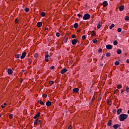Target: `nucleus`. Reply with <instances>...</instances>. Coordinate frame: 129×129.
<instances>
[{"mask_svg":"<svg viewBox=\"0 0 129 129\" xmlns=\"http://www.w3.org/2000/svg\"><path fill=\"white\" fill-rule=\"evenodd\" d=\"M128 115L124 114L122 113L119 115V119L120 121H124L126 118H127Z\"/></svg>","mask_w":129,"mask_h":129,"instance_id":"nucleus-1","label":"nucleus"},{"mask_svg":"<svg viewBox=\"0 0 129 129\" xmlns=\"http://www.w3.org/2000/svg\"><path fill=\"white\" fill-rule=\"evenodd\" d=\"M90 14H86L84 15L83 17V19L86 20H89V19L90 18Z\"/></svg>","mask_w":129,"mask_h":129,"instance_id":"nucleus-2","label":"nucleus"},{"mask_svg":"<svg viewBox=\"0 0 129 129\" xmlns=\"http://www.w3.org/2000/svg\"><path fill=\"white\" fill-rule=\"evenodd\" d=\"M37 123H42V120H39V118L36 119V120L34 121V124H36Z\"/></svg>","mask_w":129,"mask_h":129,"instance_id":"nucleus-3","label":"nucleus"},{"mask_svg":"<svg viewBox=\"0 0 129 129\" xmlns=\"http://www.w3.org/2000/svg\"><path fill=\"white\" fill-rule=\"evenodd\" d=\"M106 48L107 50H111V49H112V45L108 44L106 45Z\"/></svg>","mask_w":129,"mask_h":129,"instance_id":"nucleus-4","label":"nucleus"},{"mask_svg":"<svg viewBox=\"0 0 129 129\" xmlns=\"http://www.w3.org/2000/svg\"><path fill=\"white\" fill-rule=\"evenodd\" d=\"M67 71H68V70H67V69L64 68L61 70L60 73H61V74H64V73H66V72H67Z\"/></svg>","mask_w":129,"mask_h":129,"instance_id":"nucleus-5","label":"nucleus"},{"mask_svg":"<svg viewBox=\"0 0 129 129\" xmlns=\"http://www.w3.org/2000/svg\"><path fill=\"white\" fill-rule=\"evenodd\" d=\"M79 91V89L78 88H75L73 89V92L74 93H77Z\"/></svg>","mask_w":129,"mask_h":129,"instance_id":"nucleus-6","label":"nucleus"},{"mask_svg":"<svg viewBox=\"0 0 129 129\" xmlns=\"http://www.w3.org/2000/svg\"><path fill=\"white\" fill-rule=\"evenodd\" d=\"M26 55H27V52H24L23 53H22V55L20 57L21 59H24V58L26 57Z\"/></svg>","mask_w":129,"mask_h":129,"instance_id":"nucleus-7","label":"nucleus"},{"mask_svg":"<svg viewBox=\"0 0 129 129\" xmlns=\"http://www.w3.org/2000/svg\"><path fill=\"white\" fill-rule=\"evenodd\" d=\"M77 42H78V39H73V40H72V45H76V43H77Z\"/></svg>","mask_w":129,"mask_h":129,"instance_id":"nucleus-8","label":"nucleus"},{"mask_svg":"<svg viewBox=\"0 0 129 129\" xmlns=\"http://www.w3.org/2000/svg\"><path fill=\"white\" fill-rule=\"evenodd\" d=\"M102 6H104L105 8V7H107V6H108V3H107V1H104L102 3Z\"/></svg>","mask_w":129,"mask_h":129,"instance_id":"nucleus-9","label":"nucleus"},{"mask_svg":"<svg viewBox=\"0 0 129 129\" xmlns=\"http://www.w3.org/2000/svg\"><path fill=\"white\" fill-rule=\"evenodd\" d=\"M42 25H43V23L42 22H39L37 24V26L38 28H41V27H42Z\"/></svg>","mask_w":129,"mask_h":129,"instance_id":"nucleus-10","label":"nucleus"},{"mask_svg":"<svg viewBox=\"0 0 129 129\" xmlns=\"http://www.w3.org/2000/svg\"><path fill=\"white\" fill-rule=\"evenodd\" d=\"M48 59L50 58V55H45V60L46 62H49V59H48Z\"/></svg>","mask_w":129,"mask_h":129,"instance_id":"nucleus-11","label":"nucleus"},{"mask_svg":"<svg viewBox=\"0 0 129 129\" xmlns=\"http://www.w3.org/2000/svg\"><path fill=\"white\" fill-rule=\"evenodd\" d=\"M102 26V22H101V21H99L97 25V29H99L100 28H101Z\"/></svg>","mask_w":129,"mask_h":129,"instance_id":"nucleus-12","label":"nucleus"},{"mask_svg":"<svg viewBox=\"0 0 129 129\" xmlns=\"http://www.w3.org/2000/svg\"><path fill=\"white\" fill-rule=\"evenodd\" d=\"M40 114H41V113H40V112H38L37 114L33 117V118H34V119H36V118H38V117L40 116Z\"/></svg>","mask_w":129,"mask_h":129,"instance_id":"nucleus-13","label":"nucleus"},{"mask_svg":"<svg viewBox=\"0 0 129 129\" xmlns=\"http://www.w3.org/2000/svg\"><path fill=\"white\" fill-rule=\"evenodd\" d=\"M113 127L114 129L118 128V127H120V126L118 125V124H115L113 125Z\"/></svg>","mask_w":129,"mask_h":129,"instance_id":"nucleus-14","label":"nucleus"},{"mask_svg":"<svg viewBox=\"0 0 129 129\" xmlns=\"http://www.w3.org/2000/svg\"><path fill=\"white\" fill-rule=\"evenodd\" d=\"M8 73L9 75H11L13 74V70H12V69H11V68H9L8 70Z\"/></svg>","mask_w":129,"mask_h":129,"instance_id":"nucleus-15","label":"nucleus"},{"mask_svg":"<svg viewBox=\"0 0 129 129\" xmlns=\"http://www.w3.org/2000/svg\"><path fill=\"white\" fill-rule=\"evenodd\" d=\"M52 104V102L50 101H48L47 102H46V106H51V105Z\"/></svg>","mask_w":129,"mask_h":129,"instance_id":"nucleus-16","label":"nucleus"},{"mask_svg":"<svg viewBox=\"0 0 129 129\" xmlns=\"http://www.w3.org/2000/svg\"><path fill=\"white\" fill-rule=\"evenodd\" d=\"M124 9V6L123 5H121L119 7V10L120 11V12L122 11V10Z\"/></svg>","mask_w":129,"mask_h":129,"instance_id":"nucleus-17","label":"nucleus"},{"mask_svg":"<svg viewBox=\"0 0 129 129\" xmlns=\"http://www.w3.org/2000/svg\"><path fill=\"white\" fill-rule=\"evenodd\" d=\"M121 111H122V109L119 108L117 110V114L119 115L120 113H121Z\"/></svg>","mask_w":129,"mask_h":129,"instance_id":"nucleus-18","label":"nucleus"},{"mask_svg":"<svg viewBox=\"0 0 129 129\" xmlns=\"http://www.w3.org/2000/svg\"><path fill=\"white\" fill-rule=\"evenodd\" d=\"M112 123V120H109L107 122V125L108 126H110L111 125V124Z\"/></svg>","mask_w":129,"mask_h":129,"instance_id":"nucleus-19","label":"nucleus"},{"mask_svg":"<svg viewBox=\"0 0 129 129\" xmlns=\"http://www.w3.org/2000/svg\"><path fill=\"white\" fill-rule=\"evenodd\" d=\"M91 36H92L93 37H95V36H96V33H95V31H92Z\"/></svg>","mask_w":129,"mask_h":129,"instance_id":"nucleus-20","label":"nucleus"},{"mask_svg":"<svg viewBox=\"0 0 129 129\" xmlns=\"http://www.w3.org/2000/svg\"><path fill=\"white\" fill-rule=\"evenodd\" d=\"M79 25L78 24V23H75L74 24V28L75 29H77V28H78Z\"/></svg>","mask_w":129,"mask_h":129,"instance_id":"nucleus-21","label":"nucleus"},{"mask_svg":"<svg viewBox=\"0 0 129 129\" xmlns=\"http://www.w3.org/2000/svg\"><path fill=\"white\" fill-rule=\"evenodd\" d=\"M117 54H118V55H120V54H121V49H117Z\"/></svg>","mask_w":129,"mask_h":129,"instance_id":"nucleus-22","label":"nucleus"},{"mask_svg":"<svg viewBox=\"0 0 129 129\" xmlns=\"http://www.w3.org/2000/svg\"><path fill=\"white\" fill-rule=\"evenodd\" d=\"M112 28H114V24H112L111 25V26H110L109 29L111 30V29H112Z\"/></svg>","mask_w":129,"mask_h":129,"instance_id":"nucleus-23","label":"nucleus"},{"mask_svg":"<svg viewBox=\"0 0 129 129\" xmlns=\"http://www.w3.org/2000/svg\"><path fill=\"white\" fill-rule=\"evenodd\" d=\"M38 102L40 103V104H41V105H44V104H45V103H44V102H43V101H42V100H39L38 101Z\"/></svg>","mask_w":129,"mask_h":129,"instance_id":"nucleus-24","label":"nucleus"},{"mask_svg":"<svg viewBox=\"0 0 129 129\" xmlns=\"http://www.w3.org/2000/svg\"><path fill=\"white\" fill-rule=\"evenodd\" d=\"M111 55V54L110 53V52H107L106 53V55L107 57H110Z\"/></svg>","mask_w":129,"mask_h":129,"instance_id":"nucleus-25","label":"nucleus"},{"mask_svg":"<svg viewBox=\"0 0 129 129\" xmlns=\"http://www.w3.org/2000/svg\"><path fill=\"white\" fill-rule=\"evenodd\" d=\"M122 88V86H121V85H118L117 86V88H118V89H119L120 88Z\"/></svg>","mask_w":129,"mask_h":129,"instance_id":"nucleus-26","label":"nucleus"},{"mask_svg":"<svg viewBox=\"0 0 129 129\" xmlns=\"http://www.w3.org/2000/svg\"><path fill=\"white\" fill-rule=\"evenodd\" d=\"M115 65H116V66H118V65H119V61H116L115 62Z\"/></svg>","mask_w":129,"mask_h":129,"instance_id":"nucleus-27","label":"nucleus"},{"mask_svg":"<svg viewBox=\"0 0 129 129\" xmlns=\"http://www.w3.org/2000/svg\"><path fill=\"white\" fill-rule=\"evenodd\" d=\"M93 43H94V44H96V43H97V39H93Z\"/></svg>","mask_w":129,"mask_h":129,"instance_id":"nucleus-28","label":"nucleus"},{"mask_svg":"<svg viewBox=\"0 0 129 129\" xmlns=\"http://www.w3.org/2000/svg\"><path fill=\"white\" fill-rule=\"evenodd\" d=\"M117 44H118L117 41H116V40L114 41V42H113V45H114V46H116V45H117Z\"/></svg>","mask_w":129,"mask_h":129,"instance_id":"nucleus-29","label":"nucleus"},{"mask_svg":"<svg viewBox=\"0 0 129 129\" xmlns=\"http://www.w3.org/2000/svg\"><path fill=\"white\" fill-rule=\"evenodd\" d=\"M13 116H14V114H10L9 115V118H10V119H13Z\"/></svg>","mask_w":129,"mask_h":129,"instance_id":"nucleus-30","label":"nucleus"},{"mask_svg":"<svg viewBox=\"0 0 129 129\" xmlns=\"http://www.w3.org/2000/svg\"><path fill=\"white\" fill-rule=\"evenodd\" d=\"M25 12H26V13H28V12H29V10L28 8H25L24 9Z\"/></svg>","mask_w":129,"mask_h":129,"instance_id":"nucleus-31","label":"nucleus"},{"mask_svg":"<svg viewBox=\"0 0 129 129\" xmlns=\"http://www.w3.org/2000/svg\"><path fill=\"white\" fill-rule=\"evenodd\" d=\"M15 58H16V59H19V58H20V54H16L15 55Z\"/></svg>","mask_w":129,"mask_h":129,"instance_id":"nucleus-32","label":"nucleus"},{"mask_svg":"<svg viewBox=\"0 0 129 129\" xmlns=\"http://www.w3.org/2000/svg\"><path fill=\"white\" fill-rule=\"evenodd\" d=\"M125 21H129V17L126 16L124 18Z\"/></svg>","mask_w":129,"mask_h":129,"instance_id":"nucleus-33","label":"nucleus"},{"mask_svg":"<svg viewBox=\"0 0 129 129\" xmlns=\"http://www.w3.org/2000/svg\"><path fill=\"white\" fill-rule=\"evenodd\" d=\"M117 32H118V33H120V32H121V28H118L117 29Z\"/></svg>","mask_w":129,"mask_h":129,"instance_id":"nucleus-34","label":"nucleus"},{"mask_svg":"<svg viewBox=\"0 0 129 129\" xmlns=\"http://www.w3.org/2000/svg\"><path fill=\"white\" fill-rule=\"evenodd\" d=\"M45 14L44 12H41V15L42 16V17H45Z\"/></svg>","mask_w":129,"mask_h":129,"instance_id":"nucleus-35","label":"nucleus"},{"mask_svg":"<svg viewBox=\"0 0 129 129\" xmlns=\"http://www.w3.org/2000/svg\"><path fill=\"white\" fill-rule=\"evenodd\" d=\"M72 38H73L74 39H76V35L75 34H73L72 35Z\"/></svg>","mask_w":129,"mask_h":129,"instance_id":"nucleus-36","label":"nucleus"},{"mask_svg":"<svg viewBox=\"0 0 129 129\" xmlns=\"http://www.w3.org/2000/svg\"><path fill=\"white\" fill-rule=\"evenodd\" d=\"M38 56H39V54H38L37 53H35V54H34L35 58H38Z\"/></svg>","mask_w":129,"mask_h":129,"instance_id":"nucleus-37","label":"nucleus"},{"mask_svg":"<svg viewBox=\"0 0 129 129\" xmlns=\"http://www.w3.org/2000/svg\"><path fill=\"white\" fill-rule=\"evenodd\" d=\"M98 53H101L102 52V49L99 48L98 51Z\"/></svg>","mask_w":129,"mask_h":129,"instance_id":"nucleus-38","label":"nucleus"},{"mask_svg":"<svg viewBox=\"0 0 129 129\" xmlns=\"http://www.w3.org/2000/svg\"><path fill=\"white\" fill-rule=\"evenodd\" d=\"M49 84H50V85H52V84H54V81H49Z\"/></svg>","mask_w":129,"mask_h":129,"instance_id":"nucleus-39","label":"nucleus"},{"mask_svg":"<svg viewBox=\"0 0 129 129\" xmlns=\"http://www.w3.org/2000/svg\"><path fill=\"white\" fill-rule=\"evenodd\" d=\"M56 37H60V33L57 32L56 33Z\"/></svg>","mask_w":129,"mask_h":129,"instance_id":"nucleus-40","label":"nucleus"},{"mask_svg":"<svg viewBox=\"0 0 129 129\" xmlns=\"http://www.w3.org/2000/svg\"><path fill=\"white\" fill-rule=\"evenodd\" d=\"M83 40H85L86 39V35H84L82 36Z\"/></svg>","mask_w":129,"mask_h":129,"instance_id":"nucleus-41","label":"nucleus"},{"mask_svg":"<svg viewBox=\"0 0 129 129\" xmlns=\"http://www.w3.org/2000/svg\"><path fill=\"white\" fill-rule=\"evenodd\" d=\"M55 69V66H51V67L49 68V69H50V70H53V69Z\"/></svg>","mask_w":129,"mask_h":129,"instance_id":"nucleus-42","label":"nucleus"},{"mask_svg":"<svg viewBox=\"0 0 129 129\" xmlns=\"http://www.w3.org/2000/svg\"><path fill=\"white\" fill-rule=\"evenodd\" d=\"M126 92H129V88H128V87H127L126 88Z\"/></svg>","mask_w":129,"mask_h":129,"instance_id":"nucleus-43","label":"nucleus"},{"mask_svg":"<svg viewBox=\"0 0 129 129\" xmlns=\"http://www.w3.org/2000/svg\"><path fill=\"white\" fill-rule=\"evenodd\" d=\"M77 16H78V17H79V18H82V17H83L82 15H80V14H78L77 15Z\"/></svg>","mask_w":129,"mask_h":129,"instance_id":"nucleus-44","label":"nucleus"},{"mask_svg":"<svg viewBox=\"0 0 129 129\" xmlns=\"http://www.w3.org/2000/svg\"><path fill=\"white\" fill-rule=\"evenodd\" d=\"M19 21V20L17 19V18H16V19H15V24H17V23H18V21Z\"/></svg>","mask_w":129,"mask_h":129,"instance_id":"nucleus-45","label":"nucleus"},{"mask_svg":"<svg viewBox=\"0 0 129 129\" xmlns=\"http://www.w3.org/2000/svg\"><path fill=\"white\" fill-rule=\"evenodd\" d=\"M104 56H105V54H103V55L102 56V58H101V60H102V59H103V58H104Z\"/></svg>","mask_w":129,"mask_h":129,"instance_id":"nucleus-46","label":"nucleus"},{"mask_svg":"<svg viewBox=\"0 0 129 129\" xmlns=\"http://www.w3.org/2000/svg\"><path fill=\"white\" fill-rule=\"evenodd\" d=\"M42 96L43 97H44L45 98H46V97H47V95L43 94Z\"/></svg>","mask_w":129,"mask_h":129,"instance_id":"nucleus-47","label":"nucleus"},{"mask_svg":"<svg viewBox=\"0 0 129 129\" xmlns=\"http://www.w3.org/2000/svg\"><path fill=\"white\" fill-rule=\"evenodd\" d=\"M93 92L92 91V89H90L89 90V93H92Z\"/></svg>","mask_w":129,"mask_h":129,"instance_id":"nucleus-48","label":"nucleus"},{"mask_svg":"<svg viewBox=\"0 0 129 129\" xmlns=\"http://www.w3.org/2000/svg\"><path fill=\"white\" fill-rule=\"evenodd\" d=\"M64 43H67V41H68V38L64 39Z\"/></svg>","mask_w":129,"mask_h":129,"instance_id":"nucleus-49","label":"nucleus"},{"mask_svg":"<svg viewBox=\"0 0 129 129\" xmlns=\"http://www.w3.org/2000/svg\"><path fill=\"white\" fill-rule=\"evenodd\" d=\"M71 128H72V125H70L68 127V129H71Z\"/></svg>","mask_w":129,"mask_h":129,"instance_id":"nucleus-50","label":"nucleus"},{"mask_svg":"<svg viewBox=\"0 0 129 129\" xmlns=\"http://www.w3.org/2000/svg\"><path fill=\"white\" fill-rule=\"evenodd\" d=\"M28 61L29 62H32V59H31V58H28Z\"/></svg>","mask_w":129,"mask_h":129,"instance_id":"nucleus-51","label":"nucleus"},{"mask_svg":"<svg viewBox=\"0 0 129 129\" xmlns=\"http://www.w3.org/2000/svg\"><path fill=\"white\" fill-rule=\"evenodd\" d=\"M116 112V110L114 109L112 111V112H113V113H115V112Z\"/></svg>","mask_w":129,"mask_h":129,"instance_id":"nucleus-52","label":"nucleus"},{"mask_svg":"<svg viewBox=\"0 0 129 129\" xmlns=\"http://www.w3.org/2000/svg\"><path fill=\"white\" fill-rule=\"evenodd\" d=\"M45 54H46L45 55H49V54H49V52H48V51L45 52Z\"/></svg>","mask_w":129,"mask_h":129,"instance_id":"nucleus-53","label":"nucleus"},{"mask_svg":"<svg viewBox=\"0 0 129 129\" xmlns=\"http://www.w3.org/2000/svg\"><path fill=\"white\" fill-rule=\"evenodd\" d=\"M1 107H2V108H5V106H4L3 105H2Z\"/></svg>","mask_w":129,"mask_h":129,"instance_id":"nucleus-54","label":"nucleus"},{"mask_svg":"<svg viewBox=\"0 0 129 129\" xmlns=\"http://www.w3.org/2000/svg\"><path fill=\"white\" fill-rule=\"evenodd\" d=\"M77 32L78 33H80V32H81V30H78Z\"/></svg>","mask_w":129,"mask_h":129,"instance_id":"nucleus-55","label":"nucleus"},{"mask_svg":"<svg viewBox=\"0 0 129 129\" xmlns=\"http://www.w3.org/2000/svg\"><path fill=\"white\" fill-rule=\"evenodd\" d=\"M48 30H49V28L48 27H46L45 28V31H48Z\"/></svg>","mask_w":129,"mask_h":129,"instance_id":"nucleus-56","label":"nucleus"},{"mask_svg":"<svg viewBox=\"0 0 129 129\" xmlns=\"http://www.w3.org/2000/svg\"><path fill=\"white\" fill-rule=\"evenodd\" d=\"M126 63H129V59H127V60H126Z\"/></svg>","mask_w":129,"mask_h":129,"instance_id":"nucleus-57","label":"nucleus"},{"mask_svg":"<svg viewBox=\"0 0 129 129\" xmlns=\"http://www.w3.org/2000/svg\"><path fill=\"white\" fill-rule=\"evenodd\" d=\"M115 92H118V89H116V90H115Z\"/></svg>","mask_w":129,"mask_h":129,"instance_id":"nucleus-58","label":"nucleus"},{"mask_svg":"<svg viewBox=\"0 0 129 129\" xmlns=\"http://www.w3.org/2000/svg\"><path fill=\"white\" fill-rule=\"evenodd\" d=\"M121 93L123 94V90H121Z\"/></svg>","mask_w":129,"mask_h":129,"instance_id":"nucleus-59","label":"nucleus"},{"mask_svg":"<svg viewBox=\"0 0 129 129\" xmlns=\"http://www.w3.org/2000/svg\"><path fill=\"white\" fill-rule=\"evenodd\" d=\"M25 70H22V72L24 73V72H25Z\"/></svg>","mask_w":129,"mask_h":129,"instance_id":"nucleus-60","label":"nucleus"},{"mask_svg":"<svg viewBox=\"0 0 129 129\" xmlns=\"http://www.w3.org/2000/svg\"><path fill=\"white\" fill-rule=\"evenodd\" d=\"M30 62H29V65L30 64H31V63H32V62H30V61H29Z\"/></svg>","mask_w":129,"mask_h":129,"instance_id":"nucleus-61","label":"nucleus"},{"mask_svg":"<svg viewBox=\"0 0 129 129\" xmlns=\"http://www.w3.org/2000/svg\"><path fill=\"white\" fill-rule=\"evenodd\" d=\"M100 66H103V63L101 64Z\"/></svg>","mask_w":129,"mask_h":129,"instance_id":"nucleus-62","label":"nucleus"},{"mask_svg":"<svg viewBox=\"0 0 129 129\" xmlns=\"http://www.w3.org/2000/svg\"><path fill=\"white\" fill-rule=\"evenodd\" d=\"M4 105H7V103H4Z\"/></svg>","mask_w":129,"mask_h":129,"instance_id":"nucleus-63","label":"nucleus"},{"mask_svg":"<svg viewBox=\"0 0 129 129\" xmlns=\"http://www.w3.org/2000/svg\"><path fill=\"white\" fill-rule=\"evenodd\" d=\"M127 113L129 114V110L127 111Z\"/></svg>","mask_w":129,"mask_h":129,"instance_id":"nucleus-64","label":"nucleus"}]
</instances>
